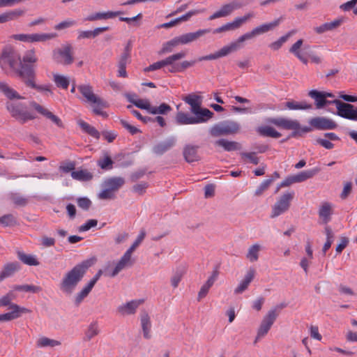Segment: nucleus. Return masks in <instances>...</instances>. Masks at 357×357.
I'll use <instances>...</instances> for the list:
<instances>
[{
  "mask_svg": "<svg viewBox=\"0 0 357 357\" xmlns=\"http://www.w3.org/2000/svg\"><path fill=\"white\" fill-rule=\"evenodd\" d=\"M267 124H273L278 128L293 130L289 136L280 141V143L287 142L290 138H298L303 136V133L312 131V129L319 130H334L337 124L332 119L324 116H317L309 120L310 126H301L297 120H292L284 117H267L264 119Z\"/></svg>",
  "mask_w": 357,
  "mask_h": 357,
  "instance_id": "1",
  "label": "nucleus"
},
{
  "mask_svg": "<svg viewBox=\"0 0 357 357\" xmlns=\"http://www.w3.org/2000/svg\"><path fill=\"white\" fill-rule=\"evenodd\" d=\"M0 67L8 75L9 68L22 82L25 79V73L34 68L33 65L22 63L20 55L12 49H5L0 55Z\"/></svg>",
  "mask_w": 357,
  "mask_h": 357,
  "instance_id": "2",
  "label": "nucleus"
},
{
  "mask_svg": "<svg viewBox=\"0 0 357 357\" xmlns=\"http://www.w3.org/2000/svg\"><path fill=\"white\" fill-rule=\"evenodd\" d=\"M96 258H90L77 264L70 271L66 273L60 284V289L65 294L73 293L77 285L84 277L88 269L96 262Z\"/></svg>",
  "mask_w": 357,
  "mask_h": 357,
  "instance_id": "3",
  "label": "nucleus"
},
{
  "mask_svg": "<svg viewBox=\"0 0 357 357\" xmlns=\"http://www.w3.org/2000/svg\"><path fill=\"white\" fill-rule=\"evenodd\" d=\"M211 31V29H199L196 32L188 33L175 37L163 45L162 48L160 50V53L164 54L167 52H172L174 47L180 44L185 45L195 41L204 35L210 33Z\"/></svg>",
  "mask_w": 357,
  "mask_h": 357,
  "instance_id": "4",
  "label": "nucleus"
},
{
  "mask_svg": "<svg viewBox=\"0 0 357 357\" xmlns=\"http://www.w3.org/2000/svg\"><path fill=\"white\" fill-rule=\"evenodd\" d=\"M6 109L11 116L21 124L36 118L33 113L26 110V106L23 103L7 102Z\"/></svg>",
  "mask_w": 357,
  "mask_h": 357,
  "instance_id": "5",
  "label": "nucleus"
},
{
  "mask_svg": "<svg viewBox=\"0 0 357 357\" xmlns=\"http://www.w3.org/2000/svg\"><path fill=\"white\" fill-rule=\"evenodd\" d=\"M282 20L283 17H280L271 22L261 24L254 28L251 31L242 35L235 41L236 45H238V49L241 47V43L243 42L274 29L280 24Z\"/></svg>",
  "mask_w": 357,
  "mask_h": 357,
  "instance_id": "6",
  "label": "nucleus"
},
{
  "mask_svg": "<svg viewBox=\"0 0 357 357\" xmlns=\"http://www.w3.org/2000/svg\"><path fill=\"white\" fill-rule=\"evenodd\" d=\"M319 171L320 169L319 167H315L312 169L301 172L296 175L289 176L280 183L278 184L275 193H278L281 188L288 187L293 183L303 182L311 178L317 174Z\"/></svg>",
  "mask_w": 357,
  "mask_h": 357,
  "instance_id": "7",
  "label": "nucleus"
},
{
  "mask_svg": "<svg viewBox=\"0 0 357 357\" xmlns=\"http://www.w3.org/2000/svg\"><path fill=\"white\" fill-rule=\"evenodd\" d=\"M294 192H287L279 197L275 204L272 206L270 217L275 218L287 212L291 206V202L294 197Z\"/></svg>",
  "mask_w": 357,
  "mask_h": 357,
  "instance_id": "8",
  "label": "nucleus"
},
{
  "mask_svg": "<svg viewBox=\"0 0 357 357\" xmlns=\"http://www.w3.org/2000/svg\"><path fill=\"white\" fill-rule=\"evenodd\" d=\"M52 59L56 63L68 66L73 63L74 57L70 45H65L61 48H56L52 51Z\"/></svg>",
  "mask_w": 357,
  "mask_h": 357,
  "instance_id": "9",
  "label": "nucleus"
},
{
  "mask_svg": "<svg viewBox=\"0 0 357 357\" xmlns=\"http://www.w3.org/2000/svg\"><path fill=\"white\" fill-rule=\"evenodd\" d=\"M77 89L88 102L97 105L100 107H108V103L105 100L94 94L91 86L89 84H82L79 85Z\"/></svg>",
  "mask_w": 357,
  "mask_h": 357,
  "instance_id": "10",
  "label": "nucleus"
},
{
  "mask_svg": "<svg viewBox=\"0 0 357 357\" xmlns=\"http://www.w3.org/2000/svg\"><path fill=\"white\" fill-rule=\"evenodd\" d=\"M133 264L134 261L132 260L131 255L126 252L121 257L120 260L116 264V266L112 272L108 271L107 267L105 268V275L114 278L126 267L132 266Z\"/></svg>",
  "mask_w": 357,
  "mask_h": 357,
  "instance_id": "11",
  "label": "nucleus"
},
{
  "mask_svg": "<svg viewBox=\"0 0 357 357\" xmlns=\"http://www.w3.org/2000/svg\"><path fill=\"white\" fill-rule=\"evenodd\" d=\"M275 320V313L273 312H268L267 314L264 317L258 328L255 343H257L259 340L264 337L268 333Z\"/></svg>",
  "mask_w": 357,
  "mask_h": 357,
  "instance_id": "12",
  "label": "nucleus"
},
{
  "mask_svg": "<svg viewBox=\"0 0 357 357\" xmlns=\"http://www.w3.org/2000/svg\"><path fill=\"white\" fill-rule=\"evenodd\" d=\"M238 50H239L238 47V45H236V43L234 41V42L231 43L228 45L224 46L220 50H218V52H216L213 54H210L208 55L199 57L197 59V61L218 59L220 57L227 56L230 53L236 52Z\"/></svg>",
  "mask_w": 357,
  "mask_h": 357,
  "instance_id": "13",
  "label": "nucleus"
},
{
  "mask_svg": "<svg viewBox=\"0 0 357 357\" xmlns=\"http://www.w3.org/2000/svg\"><path fill=\"white\" fill-rule=\"evenodd\" d=\"M254 16L252 13H249L247 15L241 17H236L231 22H228L225 24H223L220 27L215 29L213 31V33H220L222 32H225L228 31H232L238 29L243 23H245L248 20L252 17Z\"/></svg>",
  "mask_w": 357,
  "mask_h": 357,
  "instance_id": "14",
  "label": "nucleus"
},
{
  "mask_svg": "<svg viewBox=\"0 0 357 357\" xmlns=\"http://www.w3.org/2000/svg\"><path fill=\"white\" fill-rule=\"evenodd\" d=\"M25 79L22 81V82L25 84L26 86L37 90L38 91H47L50 93H52L50 86L47 85H37L36 84V71L35 68L32 70H29L25 73Z\"/></svg>",
  "mask_w": 357,
  "mask_h": 357,
  "instance_id": "15",
  "label": "nucleus"
},
{
  "mask_svg": "<svg viewBox=\"0 0 357 357\" xmlns=\"http://www.w3.org/2000/svg\"><path fill=\"white\" fill-rule=\"evenodd\" d=\"M30 106L33 107L36 111H37L39 114L45 116L47 119L51 120L54 124H56L59 128H63L64 125L59 117L54 115L52 112L49 111L48 109L44 108L40 104L37 103L35 101L30 102Z\"/></svg>",
  "mask_w": 357,
  "mask_h": 357,
  "instance_id": "16",
  "label": "nucleus"
},
{
  "mask_svg": "<svg viewBox=\"0 0 357 357\" xmlns=\"http://www.w3.org/2000/svg\"><path fill=\"white\" fill-rule=\"evenodd\" d=\"M176 144L175 137H169L165 140L162 141L152 148V151L157 155H162L164 153L172 149Z\"/></svg>",
  "mask_w": 357,
  "mask_h": 357,
  "instance_id": "17",
  "label": "nucleus"
},
{
  "mask_svg": "<svg viewBox=\"0 0 357 357\" xmlns=\"http://www.w3.org/2000/svg\"><path fill=\"white\" fill-rule=\"evenodd\" d=\"M13 311L0 314V321H9L22 317L23 314L30 313L31 311L20 305H13Z\"/></svg>",
  "mask_w": 357,
  "mask_h": 357,
  "instance_id": "18",
  "label": "nucleus"
},
{
  "mask_svg": "<svg viewBox=\"0 0 357 357\" xmlns=\"http://www.w3.org/2000/svg\"><path fill=\"white\" fill-rule=\"evenodd\" d=\"M199 146L197 145L186 144L183 149V155L185 160L188 163L200 160L201 158L198 154Z\"/></svg>",
  "mask_w": 357,
  "mask_h": 357,
  "instance_id": "19",
  "label": "nucleus"
},
{
  "mask_svg": "<svg viewBox=\"0 0 357 357\" xmlns=\"http://www.w3.org/2000/svg\"><path fill=\"white\" fill-rule=\"evenodd\" d=\"M241 7L240 3L233 1L229 3H227L223 5L221 8L211 15L209 17V20H213L216 18H220L222 17H226L229 15L235 9L239 8Z\"/></svg>",
  "mask_w": 357,
  "mask_h": 357,
  "instance_id": "20",
  "label": "nucleus"
},
{
  "mask_svg": "<svg viewBox=\"0 0 357 357\" xmlns=\"http://www.w3.org/2000/svg\"><path fill=\"white\" fill-rule=\"evenodd\" d=\"M192 113L195 114L193 116L195 124L206 123L214 116V113L210 109L201 106Z\"/></svg>",
  "mask_w": 357,
  "mask_h": 357,
  "instance_id": "21",
  "label": "nucleus"
},
{
  "mask_svg": "<svg viewBox=\"0 0 357 357\" xmlns=\"http://www.w3.org/2000/svg\"><path fill=\"white\" fill-rule=\"evenodd\" d=\"M338 110L336 112V114L342 118L353 120L354 105L351 103H346L342 102L339 103Z\"/></svg>",
  "mask_w": 357,
  "mask_h": 357,
  "instance_id": "22",
  "label": "nucleus"
},
{
  "mask_svg": "<svg viewBox=\"0 0 357 357\" xmlns=\"http://www.w3.org/2000/svg\"><path fill=\"white\" fill-rule=\"evenodd\" d=\"M255 270L250 268L245 275L244 279L241 282L239 285L235 289L234 293L236 294L243 293L248 287L250 283L255 278Z\"/></svg>",
  "mask_w": 357,
  "mask_h": 357,
  "instance_id": "23",
  "label": "nucleus"
},
{
  "mask_svg": "<svg viewBox=\"0 0 357 357\" xmlns=\"http://www.w3.org/2000/svg\"><path fill=\"white\" fill-rule=\"evenodd\" d=\"M20 268V265L18 262L6 264L0 273V282L3 281L5 278L12 276L15 272L19 271Z\"/></svg>",
  "mask_w": 357,
  "mask_h": 357,
  "instance_id": "24",
  "label": "nucleus"
},
{
  "mask_svg": "<svg viewBox=\"0 0 357 357\" xmlns=\"http://www.w3.org/2000/svg\"><path fill=\"white\" fill-rule=\"evenodd\" d=\"M215 145L222 147L226 151H233L240 150L241 145L240 143L234 141H228L226 139H220L215 142Z\"/></svg>",
  "mask_w": 357,
  "mask_h": 357,
  "instance_id": "25",
  "label": "nucleus"
},
{
  "mask_svg": "<svg viewBox=\"0 0 357 357\" xmlns=\"http://www.w3.org/2000/svg\"><path fill=\"white\" fill-rule=\"evenodd\" d=\"M140 321L144 337L145 339L149 340L151 337L150 334L151 324L150 321V317L146 311H143L141 313Z\"/></svg>",
  "mask_w": 357,
  "mask_h": 357,
  "instance_id": "26",
  "label": "nucleus"
},
{
  "mask_svg": "<svg viewBox=\"0 0 357 357\" xmlns=\"http://www.w3.org/2000/svg\"><path fill=\"white\" fill-rule=\"evenodd\" d=\"M256 131L262 137H268L278 139L282 136V134L277 131L273 127L269 126H259Z\"/></svg>",
  "mask_w": 357,
  "mask_h": 357,
  "instance_id": "27",
  "label": "nucleus"
},
{
  "mask_svg": "<svg viewBox=\"0 0 357 357\" xmlns=\"http://www.w3.org/2000/svg\"><path fill=\"white\" fill-rule=\"evenodd\" d=\"M141 303V301H131L118 307V312L122 314H135L136 309Z\"/></svg>",
  "mask_w": 357,
  "mask_h": 357,
  "instance_id": "28",
  "label": "nucleus"
},
{
  "mask_svg": "<svg viewBox=\"0 0 357 357\" xmlns=\"http://www.w3.org/2000/svg\"><path fill=\"white\" fill-rule=\"evenodd\" d=\"M0 91L10 100H21L24 98L15 90L4 82H0Z\"/></svg>",
  "mask_w": 357,
  "mask_h": 357,
  "instance_id": "29",
  "label": "nucleus"
},
{
  "mask_svg": "<svg viewBox=\"0 0 357 357\" xmlns=\"http://www.w3.org/2000/svg\"><path fill=\"white\" fill-rule=\"evenodd\" d=\"M308 95L315 100V105L317 109H321L326 106V99L324 97L323 91L313 89L309 92Z\"/></svg>",
  "mask_w": 357,
  "mask_h": 357,
  "instance_id": "30",
  "label": "nucleus"
},
{
  "mask_svg": "<svg viewBox=\"0 0 357 357\" xmlns=\"http://www.w3.org/2000/svg\"><path fill=\"white\" fill-rule=\"evenodd\" d=\"M125 183V180L122 177H112L105 181V185L112 191H116L121 188Z\"/></svg>",
  "mask_w": 357,
  "mask_h": 357,
  "instance_id": "31",
  "label": "nucleus"
},
{
  "mask_svg": "<svg viewBox=\"0 0 357 357\" xmlns=\"http://www.w3.org/2000/svg\"><path fill=\"white\" fill-rule=\"evenodd\" d=\"M201 97L194 94H188V96H185L183 100L189 105H190V111L191 112H194L195 109H197L198 107H199L202 105L201 102Z\"/></svg>",
  "mask_w": 357,
  "mask_h": 357,
  "instance_id": "32",
  "label": "nucleus"
},
{
  "mask_svg": "<svg viewBox=\"0 0 357 357\" xmlns=\"http://www.w3.org/2000/svg\"><path fill=\"white\" fill-rule=\"evenodd\" d=\"M93 287L94 286L92 284V283L89 282V283L79 293L76 294L74 303L77 307H78L83 301V300L88 296Z\"/></svg>",
  "mask_w": 357,
  "mask_h": 357,
  "instance_id": "33",
  "label": "nucleus"
},
{
  "mask_svg": "<svg viewBox=\"0 0 357 357\" xmlns=\"http://www.w3.org/2000/svg\"><path fill=\"white\" fill-rule=\"evenodd\" d=\"M71 176L73 179L79 181H89L93 177V174L86 169L73 171L71 172Z\"/></svg>",
  "mask_w": 357,
  "mask_h": 357,
  "instance_id": "34",
  "label": "nucleus"
},
{
  "mask_svg": "<svg viewBox=\"0 0 357 357\" xmlns=\"http://www.w3.org/2000/svg\"><path fill=\"white\" fill-rule=\"evenodd\" d=\"M222 124L225 135L234 134L240 128L239 124L232 121H224L222 122Z\"/></svg>",
  "mask_w": 357,
  "mask_h": 357,
  "instance_id": "35",
  "label": "nucleus"
},
{
  "mask_svg": "<svg viewBox=\"0 0 357 357\" xmlns=\"http://www.w3.org/2000/svg\"><path fill=\"white\" fill-rule=\"evenodd\" d=\"M99 333L100 330L98 328V322L93 321L89 326L87 330L85 332V335L83 340L85 342L90 341L93 337L98 335Z\"/></svg>",
  "mask_w": 357,
  "mask_h": 357,
  "instance_id": "36",
  "label": "nucleus"
},
{
  "mask_svg": "<svg viewBox=\"0 0 357 357\" xmlns=\"http://www.w3.org/2000/svg\"><path fill=\"white\" fill-rule=\"evenodd\" d=\"M331 206L328 203H324L319 211V215L323 219V222L325 224H327L331 220Z\"/></svg>",
  "mask_w": 357,
  "mask_h": 357,
  "instance_id": "37",
  "label": "nucleus"
},
{
  "mask_svg": "<svg viewBox=\"0 0 357 357\" xmlns=\"http://www.w3.org/2000/svg\"><path fill=\"white\" fill-rule=\"evenodd\" d=\"M18 259L24 264L29 266H38L39 261L31 255H26L23 252H17Z\"/></svg>",
  "mask_w": 357,
  "mask_h": 357,
  "instance_id": "38",
  "label": "nucleus"
},
{
  "mask_svg": "<svg viewBox=\"0 0 357 357\" xmlns=\"http://www.w3.org/2000/svg\"><path fill=\"white\" fill-rule=\"evenodd\" d=\"M285 107L289 109L297 110V109H310L312 108L311 104H307L305 102H296L294 100L287 101L285 102Z\"/></svg>",
  "mask_w": 357,
  "mask_h": 357,
  "instance_id": "39",
  "label": "nucleus"
},
{
  "mask_svg": "<svg viewBox=\"0 0 357 357\" xmlns=\"http://www.w3.org/2000/svg\"><path fill=\"white\" fill-rule=\"evenodd\" d=\"M98 165L103 170H109L113 168L114 161L112 158L107 154L105 153L102 158H100L98 162Z\"/></svg>",
  "mask_w": 357,
  "mask_h": 357,
  "instance_id": "40",
  "label": "nucleus"
},
{
  "mask_svg": "<svg viewBox=\"0 0 357 357\" xmlns=\"http://www.w3.org/2000/svg\"><path fill=\"white\" fill-rule=\"evenodd\" d=\"M176 121L179 125L195 124L194 117L183 112L176 114Z\"/></svg>",
  "mask_w": 357,
  "mask_h": 357,
  "instance_id": "41",
  "label": "nucleus"
},
{
  "mask_svg": "<svg viewBox=\"0 0 357 357\" xmlns=\"http://www.w3.org/2000/svg\"><path fill=\"white\" fill-rule=\"evenodd\" d=\"M0 225L3 227H14L18 225L17 218L13 214H6L0 217Z\"/></svg>",
  "mask_w": 357,
  "mask_h": 357,
  "instance_id": "42",
  "label": "nucleus"
},
{
  "mask_svg": "<svg viewBox=\"0 0 357 357\" xmlns=\"http://www.w3.org/2000/svg\"><path fill=\"white\" fill-rule=\"evenodd\" d=\"M172 110L171 106L167 103H161L158 107L152 106L150 114L166 115Z\"/></svg>",
  "mask_w": 357,
  "mask_h": 357,
  "instance_id": "43",
  "label": "nucleus"
},
{
  "mask_svg": "<svg viewBox=\"0 0 357 357\" xmlns=\"http://www.w3.org/2000/svg\"><path fill=\"white\" fill-rule=\"evenodd\" d=\"M260 250L261 246L258 244L251 245L246 255L247 259L251 262L257 261L259 259V252Z\"/></svg>",
  "mask_w": 357,
  "mask_h": 357,
  "instance_id": "44",
  "label": "nucleus"
},
{
  "mask_svg": "<svg viewBox=\"0 0 357 357\" xmlns=\"http://www.w3.org/2000/svg\"><path fill=\"white\" fill-rule=\"evenodd\" d=\"M14 290L19 291L31 292L33 294L38 293L42 291V288L40 286H36L33 284H16L13 286Z\"/></svg>",
  "mask_w": 357,
  "mask_h": 357,
  "instance_id": "45",
  "label": "nucleus"
},
{
  "mask_svg": "<svg viewBox=\"0 0 357 357\" xmlns=\"http://www.w3.org/2000/svg\"><path fill=\"white\" fill-rule=\"evenodd\" d=\"M54 82L56 86L59 88H62L63 89H67L70 84V80L67 77L64 75L55 74L53 76Z\"/></svg>",
  "mask_w": 357,
  "mask_h": 357,
  "instance_id": "46",
  "label": "nucleus"
},
{
  "mask_svg": "<svg viewBox=\"0 0 357 357\" xmlns=\"http://www.w3.org/2000/svg\"><path fill=\"white\" fill-rule=\"evenodd\" d=\"M30 36V43L43 42L54 38L56 33H32Z\"/></svg>",
  "mask_w": 357,
  "mask_h": 357,
  "instance_id": "47",
  "label": "nucleus"
},
{
  "mask_svg": "<svg viewBox=\"0 0 357 357\" xmlns=\"http://www.w3.org/2000/svg\"><path fill=\"white\" fill-rule=\"evenodd\" d=\"M22 59V63L32 65V63H36L38 61V58L36 56L35 50L31 49V50H27L24 53L22 59Z\"/></svg>",
  "mask_w": 357,
  "mask_h": 357,
  "instance_id": "48",
  "label": "nucleus"
},
{
  "mask_svg": "<svg viewBox=\"0 0 357 357\" xmlns=\"http://www.w3.org/2000/svg\"><path fill=\"white\" fill-rule=\"evenodd\" d=\"M37 344L40 347H54L60 345L61 342L59 341L52 340L46 337H42L38 340Z\"/></svg>",
  "mask_w": 357,
  "mask_h": 357,
  "instance_id": "49",
  "label": "nucleus"
},
{
  "mask_svg": "<svg viewBox=\"0 0 357 357\" xmlns=\"http://www.w3.org/2000/svg\"><path fill=\"white\" fill-rule=\"evenodd\" d=\"M130 103L139 109L146 110L150 114L152 105L148 100L138 99L137 100H130Z\"/></svg>",
  "mask_w": 357,
  "mask_h": 357,
  "instance_id": "50",
  "label": "nucleus"
},
{
  "mask_svg": "<svg viewBox=\"0 0 357 357\" xmlns=\"http://www.w3.org/2000/svg\"><path fill=\"white\" fill-rule=\"evenodd\" d=\"M146 236V231L142 229L140 231L139 234L138 235L137 239L132 243V245L126 250V252L132 255V253L135 250V249L140 245Z\"/></svg>",
  "mask_w": 357,
  "mask_h": 357,
  "instance_id": "51",
  "label": "nucleus"
},
{
  "mask_svg": "<svg viewBox=\"0 0 357 357\" xmlns=\"http://www.w3.org/2000/svg\"><path fill=\"white\" fill-rule=\"evenodd\" d=\"M291 32L287 33L286 35L280 37L278 40L271 43L269 45V47L273 50H278L282 45L288 40V38L291 36Z\"/></svg>",
  "mask_w": 357,
  "mask_h": 357,
  "instance_id": "52",
  "label": "nucleus"
},
{
  "mask_svg": "<svg viewBox=\"0 0 357 357\" xmlns=\"http://www.w3.org/2000/svg\"><path fill=\"white\" fill-rule=\"evenodd\" d=\"M274 181L273 178H270L264 180L256 189L255 192V195L260 196L265 190H266L270 185Z\"/></svg>",
  "mask_w": 357,
  "mask_h": 357,
  "instance_id": "53",
  "label": "nucleus"
},
{
  "mask_svg": "<svg viewBox=\"0 0 357 357\" xmlns=\"http://www.w3.org/2000/svg\"><path fill=\"white\" fill-rule=\"evenodd\" d=\"M168 65H169V63L166 58L163 60L157 61V62L153 63V64L149 66L148 67H146L144 69V71L146 73H148V72L160 69L161 68L168 66Z\"/></svg>",
  "mask_w": 357,
  "mask_h": 357,
  "instance_id": "54",
  "label": "nucleus"
},
{
  "mask_svg": "<svg viewBox=\"0 0 357 357\" xmlns=\"http://www.w3.org/2000/svg\"><path fill=\"white\" fill-rule=\"evenodd\" d=\"M77 204L82 209L88 211L91 206L92 202L88 197H83L77 199Z\"/></svg>",
  "mask_w": 357,
  "mask_h": 357,
  "instance_id": "55",
  "label": "nucleus"
},
{
  "mask_svg": "<svg viewBox=\"0 0 357 357\" xmlns=\"http://www.w3.org/2000/svg\"><path fill=\"white\" fill-rule=\"evenodd\" d=\"M210 134L215 137L225 135L222 122L214 125L210 130Z\"/></svg>",
  "mask_w": 357,
  "mask_h": 357,
  "instance_id": "56",
  "label": "nucleus"
},
{
  "mask_svg": "<svg viewBox=\"0 0 357 357\" xmlns=\"http://www.w3.org/2000/svg\"><path fill=\"white\" fill-rule=\"evenodd\" d=\"M121 125L126 129L131 135H134L137 133H141L142 131L134 126L130 125L127 121L124 119L120 120Z\"/></svg>",
  "mask_w": 357,
  "mask_h": 357,
  "instance_id": "57",
  "label": "nucleus"
},
{
  "mask_svg": "<svg viewBox=\"0 0 357 357\" xmlns=\"http://www.w3.org/2000/svg\"><path fill=\"white\" fill-rule=\"evenodd\" d=\"M24 13H25V10H21V9H15V10L6 12L7 20H8V22L10 21V20H14L17 19V17H19L20 16L23 15L24 14Z\"/></svg>",
  "mask_w": 357,
  "mask_h": 357,
  "instance_id": "58",
  "label": "nucleus"
},
{
  "mask_svg": "<svg viewBox=\"0 0 357 357\" xmlns=\"http://www.w3.org/2000/svg\"><path fill=\"white\" fill-rule=\"evenodd\" d=\"M97 225H98L97 220L90 219L79 227V231H88L90 229H91L92 227H96Z\"/></svg>",
  "mask_w": 357,
  "mask_h": 357,
  "instance_id": "59",
  "label": "nucleus"
},
{
  "mask_svg": "<svg viewBox=\"0 0 357 357\" xmlns=\"http://www.w3.org/2000/svg\"><path fill=\"white\" fill-rule=\"evenodd\" d=\"M256 153L255 152H250V153H246V152H242L241 153V155L243 158H248L251 163L253 165H258L259 162V158L255 156Z\"/></svg>",
  "mask_w": 357,
  "mask_h": 357,
  "instance_id": "60",
  "label": "nucleus"
},
{
  "mask_svg": "<svg viewBox=\"0 0 357 357\" xmlns=\"http://www.w3.org/2000/svg\"><path fill=\"white\" fill-rule=\"evenodd\" d=\"M112 190L107 188L102 190L98 195V197L101 199H114L116 196Z\"/></svg>",
  "mask_w": 357,
  "mask_h": 357,
  "instance_id": "61",
  "label": "nucleus"
},
{
  "mask_svg": "<svg viewBox=\"0 0 357 357\" xmlns=\"http://www.w3.org/2000/svg\"><path fill=\"white\" fill-rule=\"evenodd\" d=\"M213 285L207 281L205 282L204 284L202 285V287H201V289L198 293V298H197L198 301H200L201 299H202L207 295V294L209 291V289Z\"/></svg>",
  "mask_w": 357,
  "mask_h": 357,
  "instance_id": "62",
  "label": "nucleus"
},
{
  "mask_svg": "<svg viewBox=\"0 0 357 357\" xmlns=\"http://www.w3.org/2000/svg\"><path fill=\"white\" fill-rule=\"evenodd\" d=\"M199 12L200 11L198 10H190L189 12H188L187 13L183 15L182 16L176 18V22H177V24H178V23L181 22L188 21L191 17H192L195 15L198 14Z\"/></svg>",
  "mask_w": 357,
  "mask_h": 357,
  "instance_id": "63",
  "label": "nucleus"
},
{
  "mask_svg": "<svg viewBox=\"0 0 357 357\" xmlns=\"http://www.w3.org/2000/svg\"><path fill=\"white\" fill-rule=\"evenodd\" d=\"M303 40L302 39L298 40L289 49V52L294 54L295 56H297L298 54H301L302 52V50H300L302 45H303Z\"/></svg>",
  "mask_w": 357,
  "mask_h": 357,
  "instance_id": "64",
  "label": "nucleus"
}]
</instances>
